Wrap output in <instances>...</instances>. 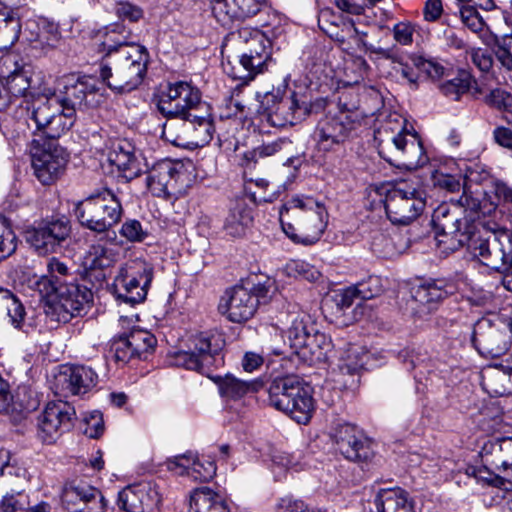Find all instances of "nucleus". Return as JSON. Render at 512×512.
<instances>
[{
	"label": "nucleus",
	"instance_id": "nucleus-1",
	"mask_svg": "<svg viewBox=\"0 0 512 512\" xmlns=\"http://www.w3.org/2000/svg\"><path fill=\"white\" fill-rule=\"evenodd\" d=\"M283 232L294 242L303 245L316 243L324 233L328 213L320 202L311 197H293L279 211Z\"/></svg>",
	"mask_w": 512,
	"mask_h": 512
},
{
	"label": "nucleus",
	"instance_id": "nucleus-2",
	"mask_svg": "<svg viewBox=\"0 0 512 512\" xmlns=\"http://www.w3.org/2000/svg\"><path fill=\"white\" fill-rule=\"evenodd\" d=\"M148 54L144 47L132 45L128 50L116 51L103 58L100 78L110 89L129 92L143 81L147 71Z\"/></svg>",
	"mask_w": 512,
	"mask_h": 512
},
{
	"label": "nucleus",
	"instance_id": "nucleus-3",
	"mask_svg": "<svg viewBox=\"0 0 512 512\" xmlns=\"http://www.w3.org/2000/svg\"><path fill=\"white\" fill-rule=\"evenodd\" d=\"M18 106L25 110L26 122L35 127L34 133H42L48 139H57L71 129L64 118L56 92L50 87L28 98L20 99Z\"/></svg>",
	"mask_w": 512,
	"mask_h": 512
},
{
	"label": "nucleus",
	"instance_id": "nucleus-4",
	"mask_svg": "<svg viewBox=\"0 0 512 512\" xmlns=\"http://www.w3.org/2000/svg\"><path fill=\"white\" fill-rule=\"evenodd\" d=\"M73 212L83 228L102 234L120 222L123 207L112 190L103 188L75 202Z\"/></svg>",
	"mask_w": 512,
	"mask_h": 512
},
{
	"label": "nucleus",
	"instance_id": "nucleus-5",
	"mask_svg": "<svg viewBox=\"0 0 512 512\" xmlns=\"http://www.w3.org/2000/svg\"><path fill=\"white\" fill-rule=\"evenodd\" d=\"M269 402L299 424H306L314 412L311 388L296 375L273 379L270 383Z\"/></svg>",
	"mask_w": 512,
	"mask_h": 512
},
{
	"label": "nucleus",
	"instance_id": "nucleus-6",
	"mask_svg": "<svg viewBox=\"0 0 512 512\" xmlns=\"http://www.w3.org/2000/svg\"><path fill=\"white\" fill-rule=\"evenodd\" d=\"M238 34L245 47L238 59L239 66H232L227 73L247 84L266 72L273 63L272 45L260 30L243 28Z\"/></svg>",
	"mask_w": 512,
	"mask_h": 512
},
{
	"label": "nucleus",
	"instance_id": "nucleus-7",
	"mask_svg": "<svg viewBox=\"0 0 512 512\" xmlns=\"http://www.w3.org/2000/svg\"><path fill=\"white\" fill-rule=\"evenodd\" d=\"M465 245L473 257L492 270L505 271L512 261V232L505 228H499L487 237L471 233Z\"/></svg>",
	"mask_w": 512,
	"mask_h": 512
},
{
	"label": "nucleus",
	"instance_id": "nucleus-8",
	"mask_svg": "<svg viewBox=\"0 0 512 512\" xmlns=\"http://www.w3.org/2000/svg\"><path fill=\"white\" fill-rule=\"evenodd\" d=\"M153 279V268L143 259H133L123 264L112 284L117 299L130 304L146 299Z\"/></svg>",
	"mask_w": 512,
	"mask_h": 512
},
{
	"label": "nucleus",
	"instance_id": "nucleus-9",
	"mask_svg": "<svg viewBox=\"0 0 512 512\" xmlns=\"http://www.w3.org/2000/svg\"><path fill=\"white\" fill-rule=\"evenodd\" d=\"M19 56L7 53L0 58V77L6 81V93L28 98L46 87L41 72H32L30 66L19 62Z\"/></svg>",
	"mask_w": 512,
	"mask_h": 512
},
{
	"label": "nucleus",
	"instance_id": "nucleus-10",
	"mask_svg": "<svg viewBox=\"0 0 512 512\" xmlns=\"http://www.w3.org/2000/svg\"><path fill=\"white\" fill-rule=\"evenodd\" d=\"M157 107L167 119L173 117H190L202 110L206 104L201 101L200 90L186 81L169 83L161 93Z\"/></svg>",
	"mask_w": 512,
	"mask_h": 512
},
{
	"label": "nucleus",
	"instance_id": "nucleus-11",
	"mask_svg": "<svg viewBox=\"0 0 512 512\" xmlns=\"http://www.w3.org/2000/svg\"><path fill=\"white\" fill-rule=\"evenodd\" d=\"M31 157L35 177L43 185H51L64 173L69 154L55 139H49L42 144L39 140H33Z\"/></svg>",
	"mask_w": 512,
	"mask_h": 512
},
{
	"label": "nucleus",
	"instance_id": "nucleus-12",
	"mask_svg": "<svg viewBox=\"0 0 512 512\" xmlns=\"http://www.w3.org/2000/svg\"><path fill=\"white\" fill-rule=\"evenodd\" d=\"M384 205L393 224L408 225L422 213L425 201L416 188L401 183L388 190Z\"/></svg>",
	"mask_w": 512,
	"mask_h": 512
},
{
	"label": "nucleus",
	"instance_id": "nucleus-13",
	"mask_svg": "<svg viewBox=\"0 0 512 512\" xmlns=\"http://www.w3.org/2000/svg\"><path fill=\"white\" fill-rule=\"evenodd\" d=\"M62 88L56 92L64 118L72 127L76 121L77 111L83 110L94 97L97 91L96 81L93 77H76L70 75L62 80Z\"/></svg>",
	"mask_w": 512,
	"mask_h": 512
},
{
	"label": "nucleus",
	"instance_id": "nucleus-14",
	"mask_svg": "<svg viewBox=\"0 0 512 512\" xmlns=\"http://www.w3.org/2000/svg\"><path fill=\"white\" fill-rule=\"evenodd\" d=\"M189 351H179L174 356V364L185 369L202 371L209 367L215 355L224 347L225 341L216 332H201L191 338Z\"/></svg>",
	"mask_w": 512,
	"mask_h": 512
},
{
	"label": "nucleus",
	"instance_id": "nucleus-15",
	"mask_svg": "<svg viewBox=\"0 0 512 512\" xmlns=\"http://www.w3.org/2000/svg\"><path fill=\"white\" fill-rule=\"evenodd\" d=\"M379 154L391 165L410 170L427 161L422 142L416 133H398L389 144L380 147Z\"/></svg>",
	"mask_w": 512,
	"mask_h": 512
},
{
	"label": "nucleus",
	"instance_id": "nucleus-16",
	"mask_svg": "<svg viewBox=\"0 0 512 512\" xmlns=\"http://www.w3.org/2000/svg\"><path fill=\"white\" fill-rule=\"evenodd\" d=\"M353 130L354 122L346 113L326 116L318 122L314 132L317 152L326 155L343 150Z\"/></svg>",
	"mask_w": 512,
	"mask_h": 512
},
{
	"label": "nucleus",
	"instance_id": "nucleus-17",
	"mask_svg": "<svg viewBox=\"0 0 512 512\" xmlns=\"http://www.w3.org/2000/svg\"><path fill=\"white\" fill-rule=\"evenodd\" d=\"M432 225L438 242L447 244V248L451 250L464 246L472 233L457 210H451L446 204L439 205L434 210Z\"/></svg>",
	"mask_w": 512,
	"mask_h": 512
},
{
	"label": "nucleus",
	"instance_id": "nucleus-18",
	"mask_svg": "<svg viewBox=\"0 0 512 512\" xmlns=\"http://www.w3.org/2000/svg\"><path fill=\"white\" fill-rule=\"evenodd\" d=\"M75 409L65 401L48 402L38 416V437L45 443L55 442L72 427Z\"/></svg>",
	"mask_w": 512,
	"mask_h": 512
},
{
	"label": "nucleus",
	"instance_id": "nucleus-19",
	"mask_svg": "<svg viewBox=\"0 0 512 512\" xmlns=\"http://www.w3.org/2000/svg\"><path fill=\"white\" fill-rule=\"evenodd\" d=\"M70 234V221L62 217L28 229L26 240L39 254H48L55 252Z\"/></svg>",
	"mask_w": 512,
	"mask_h": 512
},
{
	"label": "nucleus",
	"instance_id": "nucleus-20",
	"mask_svg": "<svg viewBox=\"0 0 512 512\" xmlns=\"http://www.w3.org/2000/svg\"><path fill=\"white\" fill-rule=\"evenodd\" d=\"M258 304V297L250 289L237 285L225 291L218 309L230 322L242 323L254 316Z\"/></svg>",
	"mask_w": 512,
	"mask_h": 512
},
{
	"label": "nucleus",
	"instance_id": "nucleus-21",
	"mask_svg": "<svg viewBox=\"0 0 512 512\" xmlns=\"http://www.w3.org/2000/svg\"><path fill=\"white\" fill-rule=\"evenodd\" d=\"M63 501L69 512H113L102 492L87 483L67 485L63 492Z\"/></svg>",
	"mask_w": 512,
	"mask_h": 512
},
{
	"label": "nucleus",
	"instance_id": "nucleus-22",
	"mask_svg": "<svg viewBox=\"0 0 512 512\" xmlns=\"http://www.w3.org/2000/svg\"><path fill=\"white\" fill-rule=\"evenodd\" d=\"M97 383V374L83 365H64L54 377L53 389L56 395H82Z\"/></svg>",
	"mask_w": 512,
	"mask_h": 512
},
{
	"label": "nucleus",
	"instance_id": "nucleus-23",
	"mask_svg": "<svg viewBox=\"0 0 512 512\" xmlns=\"http://www.w3.org/2000/svg\"><path fill=\"white\" fill-rule=\"evenodd\" d=\"M161 500L159 487L153 482L128 486L118 494V506L126 512H152Z\"/></svg>",
	"mask_w": 512,
	"mask_h": 512
},
{
	"label": "nucleus",
	"instance_id": "nucleus-24",
	"mask_svg": "<svg viewBox=\"0 0 512 512\" xmlns=\"http://www.w3.org/2000/svg\"><path fill=\"white\" fill-rule=\"evenodd\" d=\"M333 437L340 453L351 461H366L373 455L370 441L354 425H339Z\"/></svg>",
	"mask_w": 512,
	"mask_h": 512
},
{
	"label": "nucleus",
	"instance_id": "nucleus-25",
	"mask_svg": "<svg viewBox=\"0 0 512 512\" xmlns=\"http://www.w3.org/2000/svg\"><path fill=\"white\" fill-rule=\"evenodd\" d=\"M91 298L88 290L82 291L78 285H63L52 299L50 309L59 322H68L74 316L80 315Z\"/></svg>",
	"mask_w": 512,
	"mask_h": 512
},
{
	"label": "nucleus",
	"instance_id": "nucleus-26",
	"mask_svg": "<svg viewBox=\"0 0 512 512\" xmlns=\"http://www.w3.org/2000/svg\"><path fill=\"white\" fill-rule=\"evenodd\" d=\"M184 172L171 161L155 164L147 173L146 185L154 196L167 197L180 191L178 182Z\"/></svg>",
	"mask_w": 512,
	"mask_h": 512
},
{
	"label": "nucleus",
	"instance_id": "nucleus-27",
	"mask_svg": "<svg viewBox=\"0 0 512 512\" xmlns=\"http://www.w3.org/2000/svg\"><path fill=\"white\" fill-rule=\"evenodd\" d=\"M167 468L177 475H187L195 481L201 482L211 480L216 474V465L213 461L200 460L191 453L169 459Z\"/></svg>",
	"mask_w": 512,
	"mask_h": 512
},
{
	"label": "nucleus",
	"instance_id": "nucleus-28",
	"mask_svg": "<svg viewBox=\"0 0 512 512\" xmlns=\"http://www.w3.org/2000/svg\"><path fill=\"white\" fill-rule=\"evenodd\" d=\"M264 0H213L212 11L223 25L232 20H244L256 15Z\"/></svg>",
	"mask_w": 512,
	"mask_h": 512
},
{
	"label": "nucleus",
	"instance_id": "nucleus-29",
	"mask_svg": "<svg viewBox=\"0 0 512 512\" xmlns=\"http://www.w3.org/2000/svg\"><path fill=\"white\" fill-rule=\"evenodd\" d=\"M109 161L127 181L138 177L142 172L140 155L128 141H120L114 146L109 154Z\"/></svg>",
	"mask_w": 512,
	"mask_h": 512
},
{
	"label": "nucleus",
	"instance_id": "nucleus-30",
	"mask_svg": "<svg viewBox=\"0 0 512 512\" xmlns=\"http://www.w3.org/2000/svg\"><path fill=\"white\" fill-rule=\"evenodd\" d=\"M121 256V247L108 239H100L87 251L83 265L86 269H105L113 266Z\"/></svg>",
	"mask_w": 512,
	"mask_h": 512
},
{
	"label": "nucleus",
	"instance_id": "nucleus-31",
	"mask_svg": "<svg viewBox=\"0 0 512 512\" xmlns=\"http://www.w3.org/2000/svg\"><path fill=\"white\" fill-rule=\"evenodd\" d=\"M220 396L225 401H239L244 397L257 393L263 386L262 381L242 380L232 374H226L223 377H218L215 380Z\"/></svg>",
	"mask_w": 512,
	"mask_h": 512
},
{
	"label": "nucleus",
	"instance_id": "nucleus-32",
	"mask_svg": "<svg viewBox=\"0 0 512 512\" xmlns=\"http://www.w3.org/2000/svg\"><path fill=\"white\" fill-rule=\"evenodd\" d=\"M308 113L307 104L293 93L290 98L280 101L276 110L269 113V119L274 126L294 125Z\"/></svg>",
	"mask_w": 512,
	"mask_h": 512
},
{
	"label": "nucleus",
	"instance_id": "nucleus-33",
	"mask_svg": "<svg viewBox=\"0 0 512 512\" xmlns=\"http://www.w3.org/2000/svg\"><path fill=\"white\" fill-rule=\"evenodd\" d=\"M292 142L288 138H278L271 142L263 143L262 145L246 151L242 154L240 165L245 170V176L248 170H252L259 159L272 157L280 154H288L291 152Z\"/></svg>",
	"mask_w": 512,
	"mask_h": 512
},
{
	"label": "nucleus",
	"instance_id": "nucleus-34",
	"mask_svg": "<svg viewBox=\"0 0 512 512\" xmlns=\"http://www.w3.org/2000/svg\"><path fill=\"white\" fill-rule=\"evenodd\" d=\"M375 506L378 512H415L408 493L399 487L380 489L375 497Z\"/></svg>",
	"mask_w": 512,
	"mask_h": 512
},
{
	"label": "nucleus",
	"instance_id": "nucleus-35",
	"mask_svg": "<svg viewBox=\"0 0 512 512\" xmlns=\"http://www.w3.org/2000/svg\"><path fill=\"white\" fill-rule=\"evenodd\" d=\"M97 37L100 41L99 51L105 53L103 58L110 57L119 50H128L130 47L128 46L130 32L122 24L115 23L104 27L99 30Z\"/></svg>",
	"mask_w": 512,
	"mask_h": 512
},
{
	"label": "nucleus",
	"instance_id": "nucleus-36",
	"mask_svg": "<svg viewBox=\"0 0 512 512\" xmlns=\"http://www.w3.org/2000/svg\"><path fill=\"white\" fill-rule=\"evenodd\" d=\"M182 125V135L190 136V144L203 146L213 138L214 124L207 112L203 115L194 112L190 115L189 122H183Z\"/></svg>",
	"mask_w": 512,
	"mask_h": 512
},
{
	"label": "nucleus",
	"instance_id": "nucleus-37",
	"mask_svg": "<svg viewBox=\"0 0 512 512\" xmlns=\"http://www.w3.org/2000/svg\"><path fill=\"white\" fill-rule=\"evenodd\" d=\"M193 512H230L226 499L208 487L195 489L190 495Z\"/></svg>",
	"mask_w": 512,
	"mask_h": 512
},
{
	"label": "nucleus",
	"instance_id": "nucleus-38",
	"mask_svg": "<svg viewBox=\"0 0 512 512\" xmlns=\"http://www.w3.org/2000/svg\"><path fill=\"white\" fill-rule=\"evenodd\" d=\"M21 20L17 11L0 9V51L11 48L19 38Z\"/></svg>",
	"mask_w": 512,
	"mask_h": 512
},
{
	"label": "nucleus",
	"instance_id": "nucleus-39",
	"mask_svg": "<svg viewBox=\"0 0 512 512\" xmlns=\"http://www.w3.org/2000/svg\"><path fill=\"white\" fill-rule=\"evenodd\" d=\"M330 348V338L326 334L314 329L305 342V346L299 351L298 356L311 364L322 362L327 358Z\"/></svg>",
	"mask_w": 512,
	"mask_h": 512
},
{
	"label": "nucleus",
	"instance_id": "nucleus-40",
	"mask_svg": "<svg viewBox=\"0 0 512 512\" xmlns=\"http://www.w3.org/2000/svg\"><path fill=\"white\" fill-rule=\"evenodd\" d=\"M252 221L251 210L244 203H236L226 217L224 229L229 235L240 237Z\"/></svg>",
	"mask_w": 512,
	"mask_h": 512
},
{
	"label": "nucleus",
	"instance_id": "nucleus-41",
	"mask_svg": "<svg viewBox=\"0 0 512 512\" xmlns=\"http://www.w3.org/2000/svg\"><path fill=\"white\" fill-rule=\"evenodd\" d=\"M7 315L11 325L25 333L30 334L37 327V319L34 313L29 315L20 300H14L13 303L6 305Z\"/></svg>",
	"mask_w": 512,
	"mask_h": 512
},
{
	"label": "nucleus",
	"instance_id": "nucleus-42",
	"mask_svg": "<svg viewBox=\"0 0 512 512\" xmlns=\"http://www.w3.org/2000/svg\"><path fill=\"white\" fill-rule=\"evenodd\" d=\"M453 284H446L443 281H435L419 286L415 290L416 301L422 304H433L446 298L454 292Z\"/></svg>",
	"mask_w": 512,
	"mask_h": 512
},
{
	"label": "nucleus",
	"instance_id": "nucleus-43",
	"mask_svg": "<svg viewBox=\"0 0 512 512\" xmlns=\"http://www.w3.org/2000/svg\"><path fill=\"white\" fill-rule=\"evenodd\" d=\"M370 353L363 347L352 345L341 358L340 370L343 373L354 375L362 369L368 368Z\"/></svg>",
	"mask_w": 512,
	"mask_h": 512
},
{
	"label": "nucleus",
	"instance_id": "nucleus-44",
	"mask_svg": "<svg viewBox=\"0 0 512 512\" xmlns=\"http://www.w3.org/2000/svg\"><path fill=\"white\" fill-rule=\"evenodd\" d=\"M419 55L411 54L406 61L393 58V72L397 80L406 83L411 89H417L421 70L415 65V58Z\"/></svg>",
	"mask_w": 512,
	"mask_h": 512
},
{
	"label": "nucleus",
	"instance_id": "nucleus-45",
	"mask_svg": "<svg viewBox=\"0 0 512 512\" xmlns=\"http://www.w3.org/2000/svg\"><path fill=\"white\" fill-rule=\"evenodd\" d=\"M471 84V75L461 71L454 78L441 83L439 88L446 97L458 101L462 95L469 92Z\"/></svg>",
	"mask_w": 512,
	"mask_h": 512
},
{
	"label": "nucleus",
	"instance_id": "nucleus-46",
	"mask_svg": "<svg viewBox=\"0 0 512 512\" xmlns=\"http://www.w3.org/2000/svg\"><path fill=\"white\" fill-rule=\"evenodd\" d=\"M314 329L315 328L312 325L309 326L303 318L297 317L292 321L291 326L286 332V337L295 354L298 355L299 351L305 346V342Z\"/></svg>",
	"mask_w": 512,
	"mask_h": 512
},
{
	"label": "nucleus",
	"instance_id": "nucleus-47",
	"mask_svg": "<svg viewBox=\"0 0 512 512\" xmlns=\"http://www.w3.org/2000/svg\"><path fill=\"white\" fill-rule=\"evenodd\" d=\"M493 40L492 52L497 62L507 72L512 73V38H500L496 35L484 39V43L490 45Z\"/></svg>",
	"mask_w": 512,
	"mask_h": 512
},
{
	"label": "nucleus",
	"instance_id": "nucleus-48",
	"mask_svg": "<svg viewBox=\"0 0 512 512\" xmlns=\"http://www.w3.org/2000/svg\"><path fill=\"white\" fill-rule=\"evenodd\" d=\"M125 336L139 358L153 350L156 345L155 336L146 330L133 329L129 334H125Z\"/></svg>",
	"mask_w": 512,
	"mask_h": 512
},
{
	"label": "nucleus",
	"instance_id": "nucleus-49",
	"mask_svg": "<svg viewBox=\"0 0 512 512\" xmlns=\"http://www.w3.org/2000/svg\"><path fill=\"white\" fill-rule=\"evenodd\" d=\"M183 122H189V117H173L167 119L163 125V137L176 146H182L185 143H190V136H183Z\"/></svg>",
	"mask_w": 512,
	"mask_h": 512
},
{
	"label": "nucleus",
	"instance_id": "nucleus-50",
	"mask_svg": "<svg viewBox=\"0 0 512 512\" xmlns=\"http://www.w3.org/2000/svg\"><path fill=\"white\" fill-rule=\"evenodd\" d=\"M17 248V237L8 220L0 214V260L11 256Z\"/></svg>",
	"mask_w": 512,
	"mask_h": 512
},
{
	"label": "nucleus",
	"instance_id": "nucleus-51",
	"mask_svg": "<svg viewBox=\"0 0 512 512\" xmlns=\"http://www.w3.org/2000/svg\"><path fill=\"white\" fill-rule=\"evenodd\" d=\"M462 23L473 33L481 34L486 28V23L476 10L474 5H464L459 10Z\"/></svg>",
	"mask_w": 512,
	"mask_h": 512
},
{
	"label": "nucleus",
	"instance_id": "nucleus-52",
	"mask_svg": "<svg viewBox=\"0 0 512 512\" xmlns=\"http://www.w3.org/2000/svg\"><path fill=\"white\" fill-rule=\"evenodd\" d=\"M63 285H60L57 279H53L51 276H42L35 278L33 281V287L39 292L42 297L48 299L49 307L51 301L57 297L58 290Z\"/></svg>",
	"mask_w": 512,
	"mask_h": 512
},
{
	"label": "nucleus",
	"instance_id": "nucleus-53",
	"mask_svg": "<svg viewBox=\"0 0 512 512\" xmlns=\"http://www.w3.org/2000/svg\"><path fill=\"white\" fill-rule=\"evenodd\" d=\"M415 65L432 80H440L447 75V69L439 62L433 59H426L423 56L415 58Z\"/></svg>",
	"mask_w": 512,
	"mask_h": 512
},
{
	"label": "nucleus",
	"instance_id": "nucleus-54",
	"mask_svg": "<svg viewBox=\"0 0 512 512\" xmlns=\"http://www.w3.org/2000/svg\"><path fill=\"white\" fill-rule=\"evenodd\" d=\"M285 273L289 277L304 278L307 280H314L318 277V271L311 267L308 263L300 260L289 261L285 268Z\"/></svg>",
	"mask_w": 512,
	"mask_h": 512
},
{
	"label": "nucleus",
	"instance_id": "nucleus-55",
	"mask_svg": "<svg viewBox=\"0 0 512 512\" xmlns=\"http://www.w3.org/2000/svg\"><path fill=\"white\" fill-rule=\"evenodd\" d=\"M476 477L478 481L484 482L489 486L499 488L504 491H512V477L508 474L501 476L488 470H479Z\"/></svg>",
	"mask_w": 512,
	"mask_h": 512
},
{
	"label": "nucleus",
	"instance_id": "nucleus-56",
	"mask_svg": "<svg viewBox=\"0 0 512 512\" xmlns=\"http://www.w3.org/2000/svg\"><path fill=\"white\" fill-rule=\"evenodd\" d=\"M111 349L117 362L127 363L132 358L137 357L125 334L119 335L114 339Z\"/></svg>",
	"mask_w": 512,
	"mask_h": 512
},
{
	"label": "nucleus",
	"instance_id": "nucleus-57",
	"mask_svg": "<svg viewBox=\"0 0 512 512\" xmlns=\"http://www.w3.org/2000/svg\"><path fill=\"white\" fill-rule=\"evenodd\" d=\"M119 233L130 242H142L147 236L142 224L136 219L126 220L122 224Z\"/></svg>",
	"mask_w": 512,
	"mask_h": 512
},
{
	"label": "nucleus",
	"instance_id": "nucleus-58",
	"mask_svg": "<svg viewBox=\"0 0 512 512\" xmlns=\"http://www.w3.org/2000/svg\"><path fill=\"white\" fill-rule=\"evenodd\" d=\"M359 299L367 300L379 295L382 291L378 277H369L367 281L354 286Z\"/></svg>",
	"mask_w": 512,
	"mask_h": 512
},
{
	"label": "nucleus",
	"instance_id": "nucleus-59",
	"mask_svg": "<svg viewBox=\"0 0 512 512\" xmlns=\"http://www.w3.org/2000/svg\"><path fill=\"white\" fill-rule=\"evenodd\" d=\"M394 40L403 46L413 43L414 26L410 22H399L392 29Z\"/></svg>",
	"mask_w": 512,
	"mask_h": 512
},
{
	"label": "nucleus",
	"instance_id": "nucleus-60",
	"mask_svg": "<svg viewBox=\"0 0 512 512\" xmlns=\"http://www.w3.org/2000/svg\"><path fill=\"white\" fill-rule=\"evenodd\" d=\"M277 512H314L301 500L292 497L281 498L276 505Z\"/></svg>",
	"mask_w": 512,
	"mask_h": 512
},
{
	"label": "nucleus",
	"instance_id": "nucleus-61",
	"mask_svg": "<svg viewBox=\"0 0 512 512\" xmlns=\"http://www.w3.org/2000/svg\"><path fill=\"white\" fill-rule=\"evenodd\" d=\"M23 489H12V493H7L0 500V512H18L23 509V504L16 498L22 493Z\"/></svg>",
	"mask_w": 512,
	"mask_h": 512
},
{
	"label": "nucleus",
	"instance_id": "nucleus-62",
	"mask_svg": "<svg viewBox=\"0 0 512 512\" xmlns=\"http://www.w3.org/2000/svg\"><path fill=\"white\" fill-rule=\"evenodd\" d=\"M117 16L123 20H129L131 22L138 21L143 13L142 10L128 2H119L115 10Z\"/></svg>",
	"mask_w": 512,
	"mask_h": 512
},
{
	"label": "nucleus",
	"instance_id": "nucleus-63",
	"mask_svg": "<svg viewBox=\"0 0 512 512\" xmlns=\"http://www.w3.org/2000/svg\"><path fill=\"white\" fill-rule=\"evenodd\" d=\"M434 182L438 187L449 192L459 191L462 187L459 177L439 172L434 175Z\"/></svg>",
	"mask_w": 512,
	"mask_h": 512
},
{
	"label": "nucleus",
	"instance_id": "nucleus-64",
	"mask_svg": "<svg viewBox=\"0 0 512 512\" xmlns=\"http://www.w3.org/2000/svg\"><path fill=\"white\" fill-rule=\"evenodd\" d=\"M500 451L502 453V461L498 469L512 477V438L501 441Z\"/></svg>",
	"mask_w": 512,
	"mask_h": 512
}]
</instances>
